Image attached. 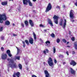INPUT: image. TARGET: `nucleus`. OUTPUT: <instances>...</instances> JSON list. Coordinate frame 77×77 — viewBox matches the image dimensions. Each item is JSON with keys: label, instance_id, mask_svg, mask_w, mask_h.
Masks as SVG:
<instances>
[{"label": "nucleus", "instance_id": "nucleus-1", "mask_svg": "<svg viewBox=\"0 0 77 77\" xmlns=\"http://www.w3.org/2000/svg\"><path fill=\"white\" fill-rule=\"evenodd\" d=\"M7 60L8 61H9V63H11L7 65L8 67H11V68H16L17 67V64H16V63H14V61L13 60L8 58Z\"/></svg>", "mask_w": 77, "mask_h": 77}, {"label": "nucleus", "instance_id": "nucleus-2", "mask_svg": "<svg viewBox=\"0 0 77 77\" xmlns=\"http://www.w3.org/2000/svg\"><path fill=\"white\" fill-rule=\"evenodd\" d=\"M7 19V17H6V14H3L1 15L0 14V23H3V20H4V21H5V20H6Z\"/></svg>", "mask_w": 77, "mask_h": 77}, {"label": "nucleus", "instance_id": "nucleus-3", "mask_svg": "<svg viewBox=\"0 0 77 77\" xmlns=\"http://www.w3.org/2000/svg\"><path fill=\"white\" fill-rule=\"evenodd\" d=\"M63 29H65V26H66V19H64L63 20L62 19H60V26H62L63 25Z\"/></svg>", "mask_w": 77, "mask_h": 77}, {"label": "nucleus", "instance_id": "nucleus-4", "mask_svg": "<svg viewBox=\"0 0 77 77\" xmlns=\"http://www.w3.org/2000/svg\"><path fill=\"white\" fill-rule=\"evenodd\" d=\"M48 64L50 66H52L54 65V64H53V60H52L51 58L50 57L48 59Z\"/></svg>", "mask_w": 77, "mask_h": 77}, {"label": "nucleus", "instance_id": "nucleus-5", "mask_svg": "<svg viewBox=\"0 0 77 77\" xmlns=\"http://www.w3.org/2000/svg\"><path fill=\"white\" fill-rule=\"evenodd\" d=\"M51 5L50 3H49L46 8L45 12H48L51 10Z\"/></svg>", "mask_w": 77, "mask_h": 77}, {"label": "nucleus", "instance_id": "nucleus-6", "mask_svg": "<svg viewBox=\"0 0 77 77\" xmlns=\"http://www.w3.org/2000/svg\"><path fill=\"white\" fill-rule=\"evenodd\" d=\"M53 18L55 20L54 22L55 23L57 24H58V18H59V17L56 15H54Z\"/></svg>", "mask_w": 77, "mask_h": 77}, {"label": "nucleus", "instance_id": "nucleus-7", "mask_svg": "<svg viewBox=\"0 0 77 77\" xmlns=\"http://www.w3.org/2000/svg\"><path fill=\"white\" fill-rule=\"evenodd\" d=\"M70 17L71 19H74V13L72 10H71L70 13Z\"/></svg>", "mask_w": 77, "mask_h": 77}, {"label": "nucleus", "instance_id": "nucleus-8", "mask_svg": "<svg viewBox=\"0 0 77 77\" xmlns=\"http://www.w3.org/2000/svg\"><path fill=\"white\" fill-rule=\"evenodd\" d=\"M7 55L6 54H3L1 56L2 59L3 60H5L7 59Z\"/></svg>", "mask_w": 77, "mask_h": 77}, {"label": "nucleus", "instance_id": "nucleus-9", "mask_svg": "<svg viewBox=\"0 0 77 77\" xmlns=\"http://www.w3.org/2000/svg\"><path fill=\"white\" fill-rule=\"evenodd\" d=\"M20 75V72H17V73H14L13 75V77H17H17H19V75Z\"/></svg>", "mask_w": 77, "mask_h": 77}, {"label": "nucleus", "instance_id": "nucleus-10", "mask_svg": "<svg viewBox=\"0 0 77 77\" xmlns=\"http://www.w3.org/2000/svg\"><path fill=\"white\" fill-rule=\"evenodd\" d=\"M70 64L71 65H72L73 66L76 65V63L74 62V61L72 60L71 62L70 63Z\"/></svg>", "mask_w": 77, "mask_h": 77}, {"label": "nucleus", "instance_id": "nucleus-11", "mask_svg": "<svg viewBox=\"0 0 77 77\" xmlns=\"http://www.w3.org/2000/svg\"><path fill=\"white\" fill-rule=\"evenodd\" d=\"M29 1V0H23V5H27V3H28Z\"/></svg>", "mask_w": 77, "mask_h": 77}, {"label": "nucleus", "instance_id": "nucleus-12", "mask_svg": "<svg viewBox=\"0 0 77 77\" xmlns=\"http://www.w3.org/2000/svg\"><path fill=\"white\" fill-rule=\"evenodd\" d=\"M48 24H50L51 26H53V23H52V21L50 19H48Z\"/></svg>", "mask_w": 77, "mask_h": 77}, {"label": "nucleus", "instance_id": "nucleus-13", "mask_svg": "<svg viewBox=\"0 0 77 77\" xmlns=\"http://www.w3.org/2000/svg\"><path fill=\"white\" fill-rule=\"evenodd\" d=\"M70 72H71V74H75V71L72 68L70 69Z\"/></svg>", "mask_w": 77, "mask_h": 77}, {"label": "nucleus", "instance_id": "nucleus-14", "mask_svg": "<svg viewBox=\"0 0 77 77\" xmlns=\"http://www.w3.org/2000/svg\"><path fill=\"white\" fill-rule=\"evenodd\" d=\"M29 42L31 44H33V40L32 38H30L29 40Z\"/></svg>", "mask_w": 77, "mask_h": 77}, {"label": "nucleus", "instance_id": "nucleus-15", "mask_svg": "<svg viewBox=\"0 0 77 77\" xmlns=\"http://www.w3.org/2000/svg\"><path fill=\"white\" fill-rule=\"evenodd\" d=\"M29 23L30 25H31L32 27H33V26H34V24H33V23L32 20H29Z\"/></svg>", "mask_w": 77, "mask_h": 77}, {"label": "nucleus", "instance_id": "nucleus-16", "mask_svg": "<svg viewBox=\"0 0 77 77\" xmlns=\"http://www.w3.org/2000/svg\"><path fill=\"white\" fill-rule=\"evenodd\" d=\"M16 48H17V55H18V54H20V49L19 48H18L17 47H16Z\"/></svg>", "mask_w": 77, "mask_h": 77}, {"label": "nucleus", "instance_id": "nucleus-17", "mask_svg": "<svg viewBox=\"0 0 77 77\" xmlns=\"http://www.w3.org/2000/svg\"><path fill=\"white\" fill-rule=\"evenodd\" d=\"M5 25H7V26H8L9 25V24H10V22L8 20H7L5 21Z\"/></svg>", "mask_w": 77, "mask_h": 77}, {"label": "nucleus", "instance_id": "nucleus-18", "mask_svg": "<svg viewBox=\"0 0 77 77\" xmlns=\"http://www.w3.org/2000/svg\"><path fill=\"white\" fill-rule=\"evenodd\" d=\"M33 35L34 36V38L35 40H36V34H35V32H33Z\"/></svg>", "mask_w": 77, "mask_h": 77}, {"label": "nucleus", "instance_id": "nucleus-19", "mask_svg": "<svg viewBox=\"0 0 77 77\" xmlns=\"http://www.w3.org/2000/svg\"><path fill=\"white\" fill-rule=\"evenodd\" d=\"M2 5L5 6L7 5V2H4L2 3Z\"/></svg>", "mask_w": 77, "mask_h": 77}, {"label": "nucleus", "instance_id": "nucleus-20", "mask_svg": "<svg viewBox=\"0 0 77 77\" xmlns=\"http://www.w3.org/2000/svg\"><path fill=\"white\" fill-rule=\"evenodd\" d=\"M44 72L45 75H46V74H49V73H48V71L47 70H45Z\"/></svg>", "mask_w": 77, "mask_h": 77}, {"label": "nucleus", "instance_id": "nucleus-21", "mask_svg": "<svg viewBox=\"0 0 77 77\" xmlns=\"http://www.w3.org/2000/svg\"><path fill=\"white\" fill-rule=\"evenodd\" d=\"M75 47V49L77 50V43L75 42L74 43Z\"/></svg>", "mask_w": 77, "mask_h": 77}, {"label": "nucleus", "instance_id": "nucleus-22", "mask_svg": "<svg viewBox=\"0 0 77 77\" xmlns=\"http://www.w3.org/2000/svg\"><path fill=\"white\" fill-rule=\"evenodd\" d=\"M18 66L20 69H22V65H21V64H19L18 65Z\"/></svg>", "mask_w": 77, "mask_h": 77}, {"label": "nucleus", "instance_id": "nucleus-23", "mask_svg": "<svg viewBox=\"0 0 77 77\" xmlns=\"http://www.w3.org/2000/svg\"><path fill=\"white\" fill-rule=\"evenodd\" d=\"M53 51L54 52V53H56V48H55V47H54L53 48Z\"/></svg>", "mask_w": 77, "mask_h": 77}, {"label": "nucleus", "instance_id": "nucleus-24", "mask_svg": "<svg viewBox=\"0 0 77 77\" xmlns=\"http://www.w3.org/2000/svg\"><path fill=\"white\" fill-rule=\"evenodd\" d=\"M28 3H29V6H32V3L31 2L30 0L29 1V2H28Z\"/></svg>", "mask_w": 77, "mask_h": 77}, {"label": "nucleus", "instance_id": "nucleus-25", "mask_svg": "<svg viewBox=\"0 0 77 77\" xmlns=\"http://www.w3.org/2000/svg\"><path fill=\"white\" fill-rule=\"evenodd\" d=\"M16 59H17V60H20V56L16 57Z\"/></svg>", "mask_w": 77, "mask_h": 77}, {"label": "nucleus", "instance_id": "nucleus-26", "mask_svg": "<svg viewBox=\"0 0 77 77\" xmlns=\"http://www.w3.org/2000/svg\"><path fill=\"white\" fill-rule=\"evenodd\" d=\"M22 42H23V47H25L26 46V45L25 44V42H24V41H22Z\"/></svg>", "mask_w": 77, "mask_h": 77}, {"label": "nucleus", "instance_id": "nucleus-27", "mask_svg": "<svg viewBox=\"0 0 77 77\" xmlns=\"http://www.w3.org/2000/svg\"><path fill=\"white\" fill-rule=\"evenodd\" d=\"M3 27H0V32H2L3 30Z\"/></svg>", "mask_w": 77, "mask_h": 77}, {"label": "nucleus", "instance_id": "nucleus-28", "mask_svg": "<svg viewBox=\"0 0 77 77\" xmlns=\"http://www.w3.org/2000/svg\"><path fill=\"white\" fill-rule=\"evenodd\" d=\"M11 53V51H10V50H8L7 51V54H8Z\"/></svg>", "mask_w": 77, "mask_h": 77}, {"label": "nucleus", "instance_id": "nucleus-29", "mask_svg": "<svg viewBox=\"0 0 77 77\" xmlns=\"http://www.w3.org/2000/svg\"><path fill=\"white\" fill-rule=\"evenodd\" d=\"M57 43H59V42H60V39L57 38Z\"/></svg>", "mask_w": 77, "mask_h": 77}, {"label": "nucleus", "instance_id": "nucleus-30", "mask_svg": "<svg viewBox=\"0 0 77 77\" xmlns=\"http://www.w3.org/2000/svg\"><path fill=\"white\" fill-rule=\"evenodd\" d=\"M45 77H50V74H49L45 75Z\"/></svg>", "mask_w": 77, "mask_h": 77}, {"label": "nucleus", "instance_id": "nucleus-31", "mask_svg": "<svg viewBox=\"0 0 77 77\" xmlns=\"http://www.w3.org/2000/svg\"><path fill=\"white\" fill-rule=\"evenodd\" d=\"M25 23L26 26L28 25V22L27 21H25Z\"/></svg>", "mask_w": 77, "mask_h": 77}, {"label": "nucleus", "instance_id": "nucleus-32", "mask_svg": "<svg viewBox=\"0 0 77 77\" xmlns=\"http://www.w3.org/2000/svg\"><path fill=\"white\" fill-rule=\"evenodd\" d=\"M51 36L52 38H54V34L52 33L51 34Z\"/></svg>", "mask_w": 77, "mask_h": 77}, {"label": "nucleus", "instance_id": "nucleus-33", "mask_svg": "<svg viewBox=\"0 0 77 77\" xmlns=\"http://www.w3.org/2000/svg\"><path fill=\"white\" fill-rule=\"evenodd\" d=\"M25 42L27 45H29V42L27 40H26Z\"/></svg>", "mask_w": 77, "mask_h": 77}, {"label": "nucleus", "instance_id": "nucleus-34", "mask_svg": "<svg viewBox=\"0 0 77 77\" xmlns=\"http://www.w3.org/2000/svg\"><path fill=\"white\" fill-rule=\"evenodd\" d=\"M1 39L2 40H3L4 39H5V37L3 36H2L1 37Z\"/></svg>", "mask_w": 77, "mask_h": 77}, {"label": "nucleus", "instance_id": "nucleus-35", "mask_svg": "<svg viewBox=\"0 0 77 77\" xmlns=\"http://www.w3.org/2000/svg\"><path fill=\"white\" fill-rule=\"evenodd\" d=\"M8 54V56H9V57H12V54H11V53Z\"/></svg>", "mask_w": 77, "mask_h": 77}, {"label": "nucleus", "instance_id": "nucleus-36", "mask_svg": "<svg viewBox=\"0 0 77 77\" xmlns=\"http://www.w3.org/2000/svg\"><path fill=\"white\" fill-rule=\"evenodd\" d=\"M45 43L46 44H50V42L49 41H47Z\"/></svg>", "mask_w": 77, "mask_h": 77}, {"label": "nucleus", "instance_id": "nucleus-37", "mask_svg": "<svg viewBox=\"0 0 77 77\" xmlns=\"http://www.w3.org/2000/svg\"><path fill=\"white\" fill-rule=\"evenodd\" d=\"M1 51H3L4 50V48H3V47H2L1 48Z\"/></svg>", "mask_w": 77, "mask_h": 77}, {"label": "nucleus", "instance_id": "nucleus-38", "mask_svg": "<svg viewBox=\"0 0 77 77\" xmlns=\"http://www.w3.org/2000/svg\"><path fill=\"white\" fill-rule=\"evenodd\" d=\"M62 41L63 42H65V43H66V40L65 39H63Z\"/></svg>", "mask_w": 77, "mask_h": 77}, {"label": "nucleus", "instance_id": "nucleus-39", "mask_svg": "<svg viewBox=\"0 0 77 77\" xmlns=\"http://www.w3.org/2000/svg\"><path fill=\"white\" fill-rule=\"evenodd\" d=\"M56 8H57V9H60V7L58 6H57L56 7Z\"/></svg>", "mask_w": 77, "mask_h": 77}, {"label": "nucleus", "instance_id": "nucleus-40", "mask_svg": "<svg viewBox=\"0 0 77 77\" xmlns=\"http://www.w3.org/2000/svg\"><path fill=\"white\" fill-rule=\"evenodd\" d=\"M71 39L72 41H74V40L75 39V38H74V37H72L71 38Z\"/></svg>", "mask_w": 77, "mask_h": 77}, {"label": "nucleus", "instance_id": "nucleus-41", "mask_svg": "<svg viewBox=\"0 0 77 77\" xmlns=\"http://www.w3.org/2000/svg\"><path fill=\"white\" fill-rule=\"evenodd\" d=\"M39 26L40 27H44V26L42 24H40Z\"/></svg>", "mask_w": 77, "mask_h": 77}, {"label": "nucleus", "instance_id": "nucleus-42", "mask_svg": "<svg viewBox=\"0 0 77 77\" xmlns=\"http://www.w3.org/2000/svg\"><path fill=\"white\" fill-rule=\"evenodd\" d=\"M43 64H44V65H45V66L47 65V63H46L45 62H43Z\"/></svg>", "mask_w": 77, "mask_h": 77}, {"label": "nucleus", "instance_id": "nucleus-43", "mask_svg": "<svg viewBox=\"0 0 77 77\" xmlns=\"http://www.w3.org/2000/svg\"><path fill=\"white\" fill-rule=\"evenodd\" d=\"M43 53H44L45 54H47V53H46V51H43Z\"/></svg>", "mask_w": 77, "mask_h": 77}, {"label": "nucleus", "instance_id": "nucleus-44", "mask_svg": "<svg viewBox=\"0 0 77 77\" xmlns=\"http://www.w3.org/2000/svg\"><path fill=\"white\" fill-rule=\"evenodd\" d=\"M46 51L47 52V53H48L49 52V51L47 49H46Z\"/></svg>", "mask_w": 77, "mask_h": 77}, {"label": "nucleus", "instance_id": "nucleus-45", "mask_svg": "<svg viewBox=\"0 0 77 77\" xmlns=\"http://www.w3.org/2000/svg\"><path fill=\"white\" fill-rule=\"evenodd\" d=\"M54 62L55 63H57V61L55 59L54 60Z\"/></svg>", "mask_w": 77, "mask_h": 77}, {"label": "nucleus", "instance_id": "nucleus-46", "mask_svg": "<svg viewBox=\"0 0 77 77\" xmlns=\"http://www.w3.org/2000/svg\"><path fill=\"white\" fill-rule=\"evenodd\" d=\"M21 26H22V27H24V24L23 23H21Z\"/></svg>", "mask_w": 77, "mask_h": 77}, {"label": "nucleus", "instance_id": "nucleus-47", "mask_svg": "<svg viewBox=\"0 0 77 77\" xmlns=\"http://www.w3.org/2000/svg\"><path fill=\"white\" fill-rule=\"evenodd\" d=\"M75 5L76 6H77V2H76L75 3Z\"/></svg>", "mask_w": 77, "mask_h": 77}, {"label": "nucleus", "instance_id": "nucleus-48", "mask_svg": "<svg viewBox=\"0 0 77 77\" xmlns=\"http://www.w3.org/2000/svg\"><path fill=\"white\" fill-rule=\"evenodd\" d=\"M71 21H72V22H74V20L73 19H71Z\"/></svg>", "mask_w": 77, "mask_h": 77}, {"label": "nucleus", "instance_id": "nucleus-49", "mask_svg": "<svg viewBox=\"0 0 77 77\" xmlns=\"http://www.w3.org/2000/svg\"><path fill=\"white\" fill-rule=\"evenodd\" d=\"M13 35L14 36H17V34H13Z\"/></svg>", "mask_w": 77, "mask_h": 77}, {"label": "nucleus", "instance_id": "nucleus-50", "mask_svg": "<svg viewBox=\"0 0 77 77\" xmlns=\"http://www.w3.org/2000/svg\"><path fill=\"white\" fill-rule=\"evenodd\" d=\"M32 77H37L35 75H32Z\"/></svg>", "mask_w": 77, "mask_h": 77}, {"label": "nucleus", "instance_id": "nucleus-51", "mask_svg": "<svg viewBox=\"0 0 77 77\" xmlns=\"http://www.w3.org/2000/svg\"><path fill=\"white\" fill-rule=\"evenodd\" d=\"M66 54H67V55H69V54H68V51L66 52Z\"/></svg>", "mask_w": 77, "mask_h": 77}, {"label": "nucleus", "instance_id": "nucleus-52", "mask_svg": "<svg viewBox=\"0 0 77 77\" xmlns=\"http://www.w3.org/2000/svg\"><path fill=\"white\" fill-rule=\"evenodd\" d=\"M40 40L41 41V42L42 43H43V41L42 40H41V39H40Z\"/></svg>", "mask_w": 77, "mask_h": 77}, {"label": "nucleus", "instance_id": "nucleus-53", "mask_svg": "<svg viewBox=\"0 0 77 77\" xmlns=\"http://www.w3.org/2000/svg\"><path fill=\"white\" fill-rule=\"evenodd\" d=\"M75 52L74 51H72V54H75Z\"/></svg>", "mask_w": 77, "mask_h": 77}, {"label": "nucleus", "instance_id": "nucleus-54", "mask_svg": "<svg viewBox=\"0 0 77 77\" xmlns=\"http://www.w3.org/2000/svg\"><path fill=\"white\" fill-rule=\"evenodd\" d=\"M18 10L19 11H21V9H20V8H18Z\"/></svg>", "mask_w": 77, "mask_h": 77}, {"label": "nucleus", "instance_id": "nucleus-55", "mask_svg": "<svg viewBox=\"0 0 77 77\" xmlns=\"http://www.w3.org/2000/svg\"><path fill=\"white\" fill-rule=\"evenodd\" d=\"M33 2H36V0H32Z\"/></svg>", "mask_w": 77, "mask_h": 77}, {"label": "nucleus", "instance_id": "nucleus-56", "mask_svg": "<svg viewBox=\"0 0 77 77\" xmlns=\"http://www.w3.org/2000/svg\"><path fill=\"white\" fill-rule=\"evenodd\" d=\"M65 63H66L65 62H64L63 63V65H65Z\"/></svg>", "mask_w": 77, "mask_h": 77}, {"label": "nucleus", "instance_id": "nucleus-57", "mask_svg": "<svg viewBox=\"0 0 77 77\" xmlns=\"http://www.w3.org/2000/svg\"><path fill=\"white\" fill-rule=\"evenodd\" d=\"M13 26H15V24L13 23Z\"/></svg>", "mask_w": 77, "mask_h": 77}, {"label": "nucleus", "instance_id": "nucleus-58", "mask_svg": "<svg viewBox=\"0 0 77 77\" xmlns=\"http://www.w3.org/2000/svg\"><path fill=\"white\" fill-rule=\"evenodd\" d=\"M47 30H46V29H45V30H44V31H45V32H46V31H47Z\"/></svg>", "mask_w": 77, "mask_h": 77}, {"label": "nucleus", "instance_id": "nucleus-59", "mask_svg": "<svg viewBox=\"0 0 77 77\" xmlns=\"http://www.w3.org/2000/svg\"><path fill=\"white\" fill-rule=\"evenodd\" d=\"M69 44V42H67V44Z\"/></svg>", "mask_w": 77, "mask_h": 77}, {"label": "nucleus", "instance_id": "nucleus-60", "mask_svg": "<svg viewBox=\"0 0 77 77\" xmlns=\"http://www.w3.org/2000/svg\"><path fill=\"white\" fill-rule=\"evenodd\" d=\"M63 7L64 8H65V5H63Z\"/></svg>", "mask_w": 77, "mask_h": 77}, {"label": "nucleus", "instance_id": "nucleus-61", "mask_svg": "<svg viewBox=\"0 0 77 77\" xmlns=\"http://www.w3.org/2000/svg\"><path fill=\"white\" fill-rule=\"evenodd\" d=\"M69 34H71V32H70V31H69Z\"/></svg>", "mask_w": 77, "mask_h": 77}, {"label": "nucleus", "instance_id": "nucleus-62", "mask_svg": "<svg viewBox=\"0 0 77 77\" xmlns=\"http://www.w3.org/2000/svg\"><path fill=\"white\" fill-rule=\"evenodd\" d=\"M46 46H47V47H49V46L48 45H47Z\"/></svg>", "mask_w": 77, "mask_h": 77}, {"label": "nucleus", "instance_id": "nucleus-63", "mask_svg": "<svg viewBox=\"0 0 77 77\" xmlns=\"http://www.w3.org/2000/svg\"><path fill=\"white\" fill-rule=\"evenodd\" d=\"M33 12H35V11L33 10Z\"/></svg>", "mask_w": 77, "mask_h": 77}, {"label": "nucleus", "instance_id": "nucleus-64", "mask_svg": "<svg viewBox=\"0 0 77 77\" xmlns=\"http://www.w3.org/2000/svg\"><path fill=\"white\" fill-rule=\"evenodd\" d=\"M25 63H26V65H27V63L26 62H25Z\"/></svg>", "mask_w": 77, "mask_h": 77}]
</instances>
